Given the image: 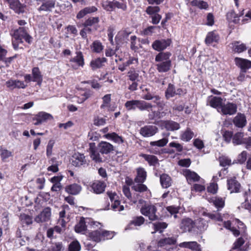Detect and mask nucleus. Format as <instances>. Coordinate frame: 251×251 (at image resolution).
Masks as SVG:
<instances>
[{"label":"nucleus","mask_w":251,"mask_h":251,"mask_svg":"<svg viewBox=\"0 0 251 251\" xmlns=\"http://www.w3.org/2000/svg\"><path fill=\"white\" fill-rule=\"evenodd\" d=\"M171 40L170 39L156 40L152 44V48L155 50L159 51L155 56V61L157 63L155 65L157 71L160 73H166L171 70L172 61L170 52L162 51L170 46Z\"/></svg>","instance_id":"obj_1"},{"label":"nucleus","mask_w":251,"mask_h":251,"mask_svg":"<svg viewBox=\"0 0 251 251\" xmlns=\"http://www.w3.org/2000/svg\"><path fill=\"white\" fill-rule=\"evenodd\" d=\"M89 152L91 159L96 163H101L104 162V159L100 154H109L114 151V147L111 143L106 142H100L97 147L95 143L89 144Z\"/></svg>","instance_id":"obj_2"},{"label":"nucleus","mask_w":251,"mask_h":251,"mask_svg":"<svg viewBox=\"0 0 251 251\" xmlns=\"http://www.w3.org/2000/svg\"><path fill=\"white\" fill-rule=\"evenodd\" d=\"M28 27L22 26L14 29L12 32L10 33L12 37V46L15 50H17L19 49V45L23 43V39L28 44H31L32 37L28 33Z\"/></svg>","instance_id":"obj_3"},{"label":"nucleus","mask_w":251,"mask_h":251,"mask_svg":"<svg viewBox=\"0 0 251 251\" xmlns=\"http://www.w3.org/2000/svg\"><path fill=\"white\" fill-rule=\"evenodd\" d=\"M139 203L144 204L140 208L141 213L149 218L151 221L162 220L163 216L157 214V209L154 204L151 203H147L143 199L138 201Z\"/></svg>","instance_id":"obj_4"},{"label":"nucleus","mask_w":251,"mask_h":251,"mask_svg":"<svg viewBox=\"0 0 251 251\" xmlns=\"http://www.w3.org/2000/svg\"><path fill=\"white\" fill-rule=\"evenodd\" d=\"M156 106L158 107L157 110H155L156 106L152 104V107L146 109V110L149 111L148 115V119L150 121H156L159 119H162L171 113L170 111L167 109H164L165 105V102L164 101L156 102Z\"/></svg>","instance_id":"obj_5"},{"label":"nucleus","mask_w":251,"mask_h":251,"mask_svg":"<svg viewBox=\"0 0 251 251\" xmlns=\"http://www.w3.org/2000/svg\"><path fill=\"white\" fill-rule=\"evenodd\" d=\"M127 111L135 110L136 108L143 111L152 107V104L143 100H127L125 104Z\"/></svg>","instance_id":"obj_6"},{"label":"nucleus","mask_w":251,"mask_h":251,"mask_svg":"<svg viewBox=\"0 0 251 251\" xmlns=\"http://www.w3.org/2000/svg\"><path fill=\"white\" fill-rule=\"evenodd\" d=\"M244 132L238 131L233 134L232 142L234 146L245 145V148L249 150L251 148V137L244 138Z\"/></svg>","instance_id":"obj_7"},{"label":"nucleus","mask_w":251,"mask_h":251,"mask_svg":"<svg viewBox=\"0 0 251 251\" xmlns=\"http://www.w3.org/2000/svg\"><path fill=\"white\" fill-rule=\"evenodd\" d=\"M127 76L128 80L132 81V83L129 85L128 89L131 91L136 90L138 86V82L139 81V71L133 67H130L127 73Z\"/></svg>","instance_id":"obj_8"},{"label":"nucleus","mask_w":251,"mask_h":251,"mask_svg":"<svg viewBox=\"0 0 251 251\" xmlns=\"http://www.w3.org/2000/svg\"><path fill=\"white\" fill-rule=\"evenodd\" d=\"M71 164L75 167H86L89 166L90 161L86 158L83 153H75L72 156Z\"/></svg>","instance_id":"obj_9"},{"label":"nucleus","mask_w":251,"mask_h":251,"mask_svg":"<svg viewBox=\"0 0 251 251\" xmlns=\"http://www.w3.org/2000/svg\"><path fill=\"white\" fill-rule=\"evenodd\" d=\"M102 103L100 108L103 111L111 112L114 111L117 108V105L115 103H111V94L105 95L102 98Z\"/></svg>","instance_id":"obj_10"},{"label":"nucleus","mask_w":251,"mask_h":251,"mask_svg":"<svg viewBox=\"0 0 251 251\" xmlns=\"http://www.w3.org/2000/svg\"><path fill=\"white\" fill-rule=\"evenodd\" d=\"M53 116L50 113L44 111L39 112L31 119L32 124L35 126H39L48 120H53Z\"/></svg>","instance_id":"obj_11"},{"label":"nucleus","mask_w":251,"mask_h":251,"mask_svg":"<svg viewBox=\"0 0 251 251\" xmlns=\"http://www.w3.org/2000/svg\"><path fill=\"white\" fill-rule=\"evenodd\" d=\"M3 1L16 14H23L25 11L26 5L21 2L20 0H3Z\"/></svg>","instance_id":"obj_12"},{"label":"nucleus","mask_w":251,"mask_h":251,"mask_svg":"<svg viewBox=\"0 0 251 251\" xmlns=\"http://www.w3.org/2000/svg\"><path fill=\"white\" fill-rule=\"evenodd\" d=\"M100 21L99 17H89L82 24V26L89 29H90L91 31L93 33L100 28Z\"/></svg>","instance_id":"obj_13"},{"label":"nucleus","mask_w":251,"mask_h":251,"mask_svg":"<svg viewBox=\"0 0 251 251\" xmlns=\"http://www.w3.org/2000/svg\"><path fill=\"white\" fill-rule=\"evenodd\" d=\"M38 4H40L37 8L38 11L51 12L55 7L56 0H37Z\"/></svg>","instance_id":"obj_14"},{"label":"nucleus","mask_w":251,"mask_h":251,"mask_svg":"<svg viewBox=\"0 0 251 251\" xmlns=\"http://www.w3.org/2000/svg\"><path fill=\"white\" fill-rule=\"evenodd\" d=\"M227 189L230 193H238L240 192L241 185L235 176L230 177L226 180Z\"/></svg>","instance_id":"obj_15"},{"label":"nucleus","mask_w":251,"mask_h":251,"mask_svg":"<svg viewBox=\"0 0 251 251\" xmlns=\"http://www.w3.org/2000/svg\"><path fill=\"white\" fill-rule=\"evenodd\" d=\"M179 228L183 232H191L195 228V221L190 218H184L181 220Z\"/></svg>","instance_id":"obj_16"},{"label":"nucleus","mask_w":251,"mask_h":251,"mask_svg":"<svg viewBox=\"0 0 251 251\" xmlns=\"http://www.w3.org/2000/svg\"><path fill=\"white\" fill-rule=\"evenodd\" d=\"M90 186L94 193L101 194L104 192L106 184L103 180H95L92 182Z\"/></svg>","instance_id":"obj_17"},{"label":"nucleus","mask_w":251,"mask_h":251,"mask_svg":"<svg viewBox=\"0 0 251 251\" xmlns=\"http://www.w3.org/2000/svg\"><path fill=\"white\" fill-rule=\"evenodd\" d=\"M237 111L236 104L228 102L226 104H223L220 112L225 115H232L235 114Z\"/></svg>","instance_id":"obj_18"},{"label":"nucleus","mask_w":251,"mask_h":251,"mask_svg":"<svg viewBox=\"0 0 251 251\" xmlns=\"http://www.w3.org/2000/svg\"><path fill=\"white\" fill-rule=\"evenodd\" d=\"M207 201L216 208L217 211H221L225 206V198L213 196L208 198Z\"/></svg>","instance_id":"obj_19"},{"label":"nucleus","mask_w":251,"mask_h":251,"mask_svg":"<svg viewBox=\"0 0 251 251\" xmlns=\"http://www.w3.org/2000/svg\"><path fill=\"white\" fill-rule=\"evenodd\" d=\"M146 220L142 216H136L132 217L126 226V229H133L135 227H140L145 223Z\"/></svg>","instance_id":"obj_20"},{"label":"nucleus","mask_w":251,"mask_h":251,"mask_svg":"<svg viewBox=\"0 0 251 251\" xmlns=\"http://www.w3.org/2000/svg\"><path fill=\"white\" fill-rule=\"evenodd\" d=\"M158 131L157 126L152 125H147L141 127L140 133L145 137H151L154 135Z\"/></svg>","instance_id":"obj_21"},{"label":"nucleus","mask_w":251,"mask_h":251,"mask_svg":"<svg viewBox=\"0 0 251 251\" xmlns=\"http://www.w3.org/2000/svg\"><path fill=\"white\" fill-rule=\"evenodd\" d=\"M223 99L220 97L213 96L212 95L209 96L207 100V105H209L212 108H216L219 112L220 108L223 104Z\"/></svg>","instance_id":"obj_22"},{"label":"nucleus","mask_w":251,"mask_h":251,"mask_svg":"<svg viewBox=\"0 0 251 251\" xmlns=\"http://www.w3.org/2000/svg\"><path fill=\"white\" fill-rule=\"evenodd\" d=\"M234 62L237 66L241 69L242 72L246 73L251 68V61L240 57H235Z\"/></svg>","instance_id":"obj_23"},{"label":"nucleus","mask_w":251,"mask_h":251,"mask_svg":"<svg viewBox=\"0 0 251 251\" xmlns=\"http://www.w3.org/2000/svg\"><path fill=\"white\" fill-rule=\"evenodd\" d=\"M51 216V209L45 207L43 211L35 218V221L38 223L48 221Z\"/></svg>","instance_id":"obj_24"},{"label":"nucleus","mask_w":251,"mask_h":251,"mask_svg":"<svg viewBox=\"0 0 251 251\" xmlns=\"http://www.w3.org/2000/svg\"><path fill=\"white\" fill-rule=\"evenodd\" d=\"M7 88L11 90L14 89H25L27 87V85L25 84L24 82L18 79L13 80L10 79L5 82Z\"/></svg>","instance_id":"obj_25"},{"label":"nucleus","mask_w":251,"mask_h":251,"mask_svg":"<svg viewBox=\"0 0 251 251\" xmlns=\"http://www.w3.org/2000/svg\"><path fill=\"white\" fill-rule=\"evenodd\" d=\"M220 38V35L216 30H213L207 33L204 42L207 46L212 45L213 43H218Z\"/></svg>","instance_id":"obj_26"},{"label":"nucleus","mask_w":251,"mask_h":251,"mask_svg":"<svg viewBox=\"0 0 251 251\" xmlns=\"http://www.w3.org/2000/svg\"><path fill=\"white\" fill-rule=\"evenodd\" d=\"M232 122L236 127L240 128L244 127L247 124L245 115L241 113H238L233 118Z\"/></svg>","instance_id":"obj_27"},{"label":"nucleus","mask_w":251,"mask_h":251,"mask_svg":"<svg viewBox=\"0 0 251 251\" xmlns=\"http://www.w3.org/2000/svg\"><path fill=\"white\" fill-rule=\"evenodd\" d=\"M107 62L105 57H98L92 59L90 63V66L93 71L100 69L104 66V63Z\"/></svg>","instance_id":"obj_28"},{"label":"nucleus","mask_w":251,"mask_h":251,"mask_svg":"<svg viewBox=\"0 0 251 251\" xmlns=\"http://www.w3.org/2000/svg\"><path fill=\"white\" fill-rule=\"evenodd\" d=\"M90 220L89 218H85L81 217L79 222L75 226V230L76 233L84 234L87 230V226L86 225V220Z\"/></svg>","instance_id":"obj_29"},{"label":"nucleus","mask_w":251,"mask_h":251,"mask_svg":"<svg viewBox=\"0 0 251 251\" xmlns=\"http://www.w3.org/2000/svg\"><path fill=\"white\" fill-rule=\"evenodd\" d=\"M161 125L168 131L176 130L180 128V125L178 123L172 120L162 121Z\"/></svg>","instance_id":"obj_30"},{"label":"nucleus","mask_w":251,"mask_h":251,"mask_svg":"<svg viewBox=\"0 0 251 251\" xmlns=\"http://www.w3.org/2000/svg\"><path fill=\"white\" fill-rule=\"evenodd\" d=\"M137 175L134 178V181L136 183H144L147 178V173L143 167H139L136 169Z\"/></svg>","instance_id":"obj_31"},{"label":"nucleus","mask_w":251,"mask_h":251,"mask_svg":"<svg viewBox=\"0 0 251 251\" xmlns=\"http://www.w3.org/2000/svg\"><path fill=\"white\" fill-rule=\"evenodd\" d=\"M181 248H187L193 251H201V245L196 241L184 242L179 244Z\"/></svg>","instance_id":"obj_32"},{"label":"nucleus","mask_w":251,"mask_h":251,"mask_svg":"<svg viewBox=\"0 0 251 251\" xmlns=\"http://www.w3.org/2000/svg\"><path fill=\"white\" fill-rule=\"evenodd\" d=\"M76 56L70 59V62L76 64L78 67H83L85 65L84 57L81 51L75 52Z\"/></svg>","instance_id":"obj_33"},{"label":"nucleus","mask_w":251,"mask_h":251,"mask_svg":"<svg viewBox=\"0 0 251 251\" xmlns=\"http://www.w3.org/2000/svg\"><path fill=\"white\" fill-rule=\"evenodd\" d=\"M33 82H35L38 85H41L43 81V75L38 67L32 69Z\"/></svg>","instance_id":"obj_34"},{"label":"nucleus","mask_w":251,"mask_h":251,"mask_svg":"<svg viewBox=\"0 0 251 251\" xmlns=\"http://www.w3.org/2000/svg\"><path fill=\"white\" fill-rule=\"evenodd\" d=\"M65 190L70 195H76L81 190V187L78 184L73 183L66 186Z\"/></svg>","instance_id":"obj_35"},{"label":"nucleus","mask_w":251,"mask_h":251,"mask_svg":"<svg viewBox=\"0 0 251 251\" xmlns=\"http://www.w3.org/2000/svg\"><path fill=\"white\" fill-rule=\"evenodd\" d=\"M183 174L188 182H198L200 179V176L196 172L190 170L186 169Z\"/></svg>","instance_id":"obj_36"},{"label":"nucleus","mask_w":251,"mask_h":251,"mask_svg":"<svg viewBox=\"0 0 251 251\" xmlns=\"http://www.w3.org/2000/svg\"><path fill=\"white\" fill-rule=\"evenodd\" d=\"M104 137L106 139L111 140L115 143L119 144H123L125 142V139L122 136H119L117 133L114 132L107 133L104 135Z\"/></svg>","instance_id":"obj_37"},{"label":"nucleus","mask_w":251,"mask_h":251,"mask_svg":"<svg viewBox=\"0 0 251 251\" xmlns=\"http://www.w3.org/2000/svg\"><path fill=\"white\" fill-rule=\"evenodd\" d=\"M139 156L147 161L149 165L151 166H155L158 163V159L155 155L141 153Z\"/></svg>","instance_id":"obj_38"},{"label":"nucleus","mask_w":251,"mask_h":251,"mask_svg":"<svg viewBox=\"0 0 251 251\" xmlns=\"http://www.w3.org/2000/svg\"><path fill=\"white\" fill-rule=\"evenodd\" d=\"M160 182L163 188H168L171 186L172 178L168 174H162L160 176Z\"/></svg>","instance_id":"obj_39"},{"label":"nucleus","mask_w":251,"mask_h":251,"mask_svg":"<svg viewBox=\"0 0 251 251\" xmlns=\"http://www.w3.org/2000/svg\"><path fill=\"white\" fill-rule=\"evenodd\" d=\"M153 232H158L160 233L163 232L165 229L168 226V224L164 222H157L152 223Z\"/></svg>","instance_id":"obj_40"},{"label":"nucleus","mask_w":251,"mask_h":251,"mask_svg":"<svg viewBox=\"0 0 251 251\" xmlns=\"http://www.w3.org/2000/svg\"><path fill=\"white\" fill-rule=\"evenodd\" d=\"M226 20L229 23H233L234 24H238L239 22V16L233 10L228 11L226 15Z\"/></svg>","instance_id":"obj_41"},{"label":"nucleus","mask_w":251,"mask_h":251,"mask_svg":"<svg viewBox=\"0 0 251 251\" xmlns=\"http://www.w3.org/2000/svg\"><path fill=\"white\" fill-rule=\"evenodd\" d=\"M103 48L104 46L99 40L94 41L90 46L92 52L97 53H100L103 50Z\"/></svg>","instance_id":"obj_42"},{"label":"nucleus","mask_w":251,"mask_h":251,"mask_svg":"<svg viewBox=\"0 0 251 251\" xmlns=\"http://www.w3.org/2000/svg\"><path fill=\"white\" fill-rule=\"evenodd\" d=\"M207 227L206 221L203 218H199L195 221V228L200 231L205 230Z\"/></svg>","instance_id":"obj_43"},{"label":"nucleus","mask_w":251,"mask_h":251,"mask_svg":"<svg viewBox=\"0 0 251 251\" xmlns=\"http://www.w3.org/2000/svg\"><path fill=\"white\" fill-rule=\"evenodd\" d=\"M101 230H96L89 233L88 237L90 239L96 242L101 241Z\"/></svg>","instance_id":"obj_44"},{"label":"nucleus","mask_w":251,"mask_h":251,"mask_svg":"<svg viewBox=\"0 0 251 251\" xmlns=\"http://www.w3.org/2000/svg\"><path fill=\"white\" fill-rule=\"evenodd\" d=\"M20 219L23 226L30 225L33 223L32 217L25 213L21 214Z\"/></svg>","instance_id":"obj_45"},{"label":"nucleus","mask_w":251,"mask_h":251,"mask_svg":"<svg viewBox=\"0 0 251 251\" xmlns=\"http://www.w3.org/2000/svg\"><path fill=\"white\" fill-rule=\"evenodd\" d=\"M176 240L173 237L165 238L160 239L158 242V245L159 247H164L166 245H175Z\"/></svg>","instance_id":"obj_46"},{"label":"nucleus","mask_w":251,"mask_h":251,"mask_svg":"<svg viewBox=\"0 0 251 251\" xmlns=\"http://www.w3.org/2000/svg\"><path fill=\"white\" fill-rule=\"evenodd\" d=\"M194 132L190 128H187L180 135L181 140L185 142L189 141L193 137Z\"/></svg>","instance_id":"obj_47"},{"label":"nucleus","mask_w":251,"mask_h":251,"mask_svg":"<svg viewBox=\"0 0 251 251\" xmlns=\"http://www.w3.org/2000/svg\"><path fill=\"white\" fill-rule=\"evenodd\" d=\"M190 4L192 6H197L201 9H206L208 8L207 2L203 0H193Z\"/></svg>","instance_id":"obj_48"},{"label":"nucleus","mask_w":251,"mask_h":251,"mask_svg":"<svg viewBox=\"0 0 251 251\" xmlns=\"http://www.w3.org/2000/svg\"><path fill=\"white\" fill-rule=\"evenodd\" d=\"M176 91L174 85L172 83H169L165 93L166 99L168 100L170 98H172L176 95Z\"/></svg>","instance_id":"obj_49"},{"label":"nucleus","mask_w":251,"mask_h":251,"mask_svg":"<svg viewBox=\"0 0 251 251\" xmlns=\"http://www.w3.org/2000/svg\"><path fill=\"white\" fill-rule=\"evenodd\" d=\"M222 136L224 141L229 144L232 141L233 136V132L228 130H223L222 132Z\"/></svg>","instance_id":"obj_50"},{"label":"nucleus","mask_w":251,"mask_h":251,"mask_svg":"<svg viewBox=\"0 0 251 251\" xmlns=\"http://www.w3.org/2000/svg\"><path fill=\"white\" fill-rule=\"evenodd\" d=\"M13 156L12 152L6 149H0V156L1 161L3 162L7 161V159Z\"/></svg>","instance_id":"obj_51"},{"label":"nucleus","mask_w":251,"mask_h":251,"mask_svg":"<svg viewBox=\"0 0 251 251\" xmlns=\"http://www.w3.org/2000/svg\"><path fill=\"white\" fill-rule=\"evenodd\" d=\"M79 90L84 91V93L80 94V96L82 97L81 98V102H84L93 94V92L90 89L80 88Z\"/></svg>","instance_id":"obj_52"},{"label":"nucleus","mask_w":251,"mask_h":251,"mask_svg":"<svg viewBox=\"0 0 251 251\" xmlns=\"http://www.w3.org/2000/svg\"><path fill=\"white\" fill-rule=\"evenodd\" d=\"M247 47L245 44L242 43L239 44V42H235L233 45V50L237 53H241L247 50Z\"/></svg>","instance_id":"obj_53"},{"label":"nucleus","mask_w":251,"mask_h":251,"mask_svg":"<svg viewBox=\"0 0 251 251\" xmlns=\"http://www.w3.org/2000/svg\"><path fill=\"white\" fill-rule=\"evenodd\" d=\"M63 248L62 242L51 243L50 246L48 247L47 251H61Z\"/></svg>","instance_id":"obj_54"},{"label":"nucleus","mask_w":251,"mask_h":251,"mask_svg":"<svg viewBox=\"0 0 251 251\" xmlns=\"http://www.w3.org/2000/svg\"><path fill=\"white\" fill-rule=\"evenodd\" d=\"M160 11V8L158 6H149L147 7L145 12L148 15L151 16L158 13Z\"/></svg>","instance_id":"obj_55"},{"label":"nucleus","mask_w":251,"mask_h":251,"mask_svg":"<svg viewBox=\"0 0 251 251\" xmlns=\"http://www.w3.org/2000/svg\"><path fill=\"white\" fill-rule=\"evenodd\" d=\"M168 142V139L166 138H162L156 141H151L150 144L151 146H157L159 147H163L166 145Z\"/></svg>","instance_id":"obj_56"},{"label":"nucleus","mask_w":251,"mask_h":251,"mask_svg":"<svg viewBox=\"0 0 251 251\" xmlns=\"http://www.w3.org/2000/svg\"><path fill=\"white\" fill-rule=\"evenodd\" d=\"M166 210L170 213L171 215H174V218H177V214L179 213L180 210L179 206H176L175 205H171L166 207Z\"/></svg>","instance_id":"obj_57"},{"label":"nucleus","mask_w":251,"mask_h":251,"mask_svg":"<svg viewBox=\"0 0 251 251\" xmlns=\"http://www.w3.org/2000/svg\"><path fill=\"white\" fill-rule=\"evenodd\" d=\"M102 6L106 11H113L114 10V0L113 1L106 0L103 1Z\"/></svg>","instance_id":"obj_58"},{"label":"nucleus","mask_w":251,"mask_h":251,"mask_svg":"<svg viewBox=\"0 0 251 251\" xmlns=\"http://www.w3.org/2000/svg\"><path fill=\"white\" fill-rule=\"evenodd\" d=\"M121 202L120 201L116 200H115L112 203L111 208L113 210L115 211H121L124 210V206L120 204Z\"/></svg>","instance_id":"obj_59"},{"label":"nucleus","mask_w":251,"mask_h":251,"mask_svg":"<svg viewBox=\"0 0 251 251\" xmlns=\"http://www.w3.org/2000/svg\"><path fill=\"white\" fill-rule=\"evenodd\" d=\"M245 242V240L242 237H240L236 239L233 243L232 250H240L241 246H242Z\"/></svg>","instance_id":"obj_60"},{"label":"nucleus","mask_w":251,"mask_h":251,"mask_svg":"<svg viewBox=\"0 0 251 251\" xmlns=\"http://www.w3.org/2000/svg\"><path fill=\"white\" fill-rule=\"evenodd\" d=\"M116 8L125 11L127 8L126 2L124 0L119 1L114 0V9Z\"/></svg>","instance_id":"obj_61"},{"label":"nucleus","mask_w":251,"mask_h":251,"mask_svg":"<svg viewBox=\"0 0 251 251\" xmlns=\"http://www.w3.org/2000/svg\"><path fill=\"white\" fill-rule=\"evenodd\" d=\"M80 249V245L77 241L72 242L68 248L69 251H79Z\"/></svg>","instance_id":"obj_62"},{"label":"nucleus","mask_w":251,"mask_h":251,"mask_svg":"<svg viewBox=\"0 0 251 251\" xmlns=\"http://www.w3.org/2000/svg\"><path fill=\"white\" fill-rule=\"evenodd\" d=\"M218 190V185L216 183H210L207 187V191L213 195L216 194Z\"/></svg>","instance_id":"obj_63"},{"label":"nucleus","mask_w":251,"mask_h":251,"mask_svg":"<svg viewBox=\"0 0 251 251\" xmlns=\"http://www.w3.org/2000/svg\"><path fill=\"white\" fill-rule=\"evenodd\" d=\"M220 165L222 167H226L231 164V160L227 157L222 156L219 158Z\"/></svg>","instance_id":"obj_64"}]
</instances>
